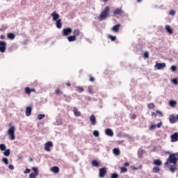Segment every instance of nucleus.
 Instances as JSON below:
<instances>
[{
    "label": "nucleus",
    "mask_w": 178,
    "mask_h": 178,
    "mask_svg": "<svg viewBox=\"0 0 178 178\" xmlns=\"http://www.w3.org/2000/svg\"><path fill=\"white\" fill-rule=\"evenodd\" d=\"M177 156L178 153L170 154L166 162L164 163L165 166H168L170 163H173V165H171L170 168L171 173H175L177 170V157H176Z\"/></svg>",
    "instance_id": "f257e3e1"
},
{
    "label": "nucleus",
    "mask_w": 178,
    "mask_h": 178,
    "mask_svg": "<svg viewBox=\"0 0 178 178\" xmlns=\"http://www.w3.org/2000/svg\"><path fill=\"white\" fill-rule=\"evenodd\" d=\"M110 10H111L110 6L105 7L104 10L102 11L101 14L99 15V20L100 21L105 20V19H106L107 17H109Z\"/></svg>",
    "instance_id": "f03ea898"
},
{
    "label": "nucleus",
    "mask_w": 178,
    "mask_h": 178,
    "mask_svg": "<svg viewBox=\"0 0 178 178\" xmlns=\"http://www.w3.org/2000/svg\"><path fill=\"white\" fill-rule=\"evenodd\" d=\"M15 131H16V128H15L14 126H11L8 130V135L9 136L10 140H11V141H13V140L16 138V136H15Z\"/></svg>",
    "instance_id": "7ed1b4c3"
},
{
    "label": "nucleus",
    "mask_w": 178,
    "mask_h": 178,
    "mask_svg": "<svg viewBox=\"0 0 178 178\" xmlns=\"http://www.w3.org/2000/svg\"><path fill=\"white\" fill-rule=\"evenodd\" d=\"M73 32V30L72 28H66L63 29L62 35L63 37H67V35H70Z\"/></svg>",
    "instance_id": "20e7f679"
},
{
    "label": "nucleus",
    "mask_w": 178,
    "mask_h": 178,
    "mask_svg": "<svg viewBox=\"0 0 178 178\" xmlns=\"http://www.w3.org/2000/svg\"><path fill=\"white\" fill-rule=\"evenodd\" d=\"M52 147H54V143L51 141H49L44 144V150L47 152H51Z\"/></svg>",
    "instance_id": "39448f33"
},
{
    "label": "nucleus",
    "mask_w": 178,
    "mask_h": 178,
    "mask_svg": "<svg viewBox=\"0 0 178 178\" xmlns=\"http://www.w3.org/2000/svg\"><path fill=\"white\" fill-rule=\"evenodd\" d=\"M6 51V42L0 41V52L3 54Z\"/></svg>",
    "instance_id": "423d86ee"
},
{
    "label": "nucleus",
    "mask_w": 178,
    "mask_h": 178,
    "mask_svg": "<svg viewBox=\"0 0 178 178\" xmlns=\"http://www.w3.org/2000/svg\"><path fill=\"white\" fill-rule=\"evenodd\" d=\"M106 173H107L106 168L104 167L99 169V176L101 178H104L105 177V175H106Z\"/></svg>",
    "instance_id": "0eeeda50"
},
{
    "label": "nucleus",
    "mask_w": 178,
    "mask_h": 178,
    "mask_svg": "<svg viewBox=\"0 0 178 178\" xmlns=\"http://www.w3.org/2000/svg\"><path fill=\"white\" fill-rule=\"evenodd\" d=\"M168 120H169L170 123H171V124H173L176 123V122H177V117H176L173 114H172V115H169Z\"/></svg>",
    "instance_id": "6e6552de"
},
{
    "label": "nucleus",
    "mask_w": 178,
    "mask_h": 178,
    "mask_svg": "<svg viewBox=\"0 0 178 178\" xmlns=\"http://www.w3.org/2000/svg\"><path fill=\"white\" fill-rule=\"evenodd\" d=\"M123 13H124V11H123V9H122V8H116L113 11V15L115 16H118V15H119L120 16H122V15H123Z\"/></svg>",
    "instance_id": "1a4fd4ad"
},
{
    "label": "nucleus",
    "mask_w": 178,
    "mask_h": 178,
    "mask_svg": "<svg viewBox=\"0 0 178 178\" xmlns=\"http://www.w3.org/2000/svg\"><path fill=\"white\" fill-rule=\"evenodd\" d=\"M24 91H25V94H26L27 95H30L31 92H35V89L26 87L24 88Z\"/></svg>",
    "instance_id": "9d476101"
},
{
    "label": "nucleus",
    "mask_w": 178,
    "mask_h": 178,
    "mask_svg": "<svg viewBox=\"0 0 178 178\" xmlns=\"http://www.w3.org/2000/svg\"><path fill=\"white\" fill-rule=\"evenodd\" d=\"M155 66L156 69H158V70H161V69H163L164 67H166V64L165 63H156Z\"/></svg>",
    "instance_id": "9b49d317"
},
{
    "label": "nucleus",
    "mask_w": 178,
    "mask_h": 178,
    "mask_svg": "<svg viewBox=\"0 0 178 178\" xmlns=\"http://www.w3.org/2000/svg\"><path fill=\"white\" fill-rule=\"evenodd\" d=\"M170 138H171L172 143H176V141H177L178 140V133L176 132L172 135H171Z\"/></svg>",
    "instance_id": "f8f14e48"
},
{
    "label": "nucleus",
    "mask_w": 178,
    "mask_h": 178,
    "mask_svg": "<svg viewBox=\"0 0 178 178\" xmlns=\"http://www.w3.org/2000/svg\"><path fill=\"white\" fill-rule=\"evenodd\" d=\"M90 123L92 126H95L97 124V118H95V115H92L90 117Z\"/></svg>",
    "instance_id": "ddd939ff"
},
{
    "label": "nucleus",
    "mask_w": 178,
    "mask_h": 178,
    "mask_svg": "<svg viewBox=\"0 0 178 178\" xmlns=\"http://www.w3.org/2000/svg\"><path fill=\"white\" fill-rule=\"evenodd\" d=\"M105 134L109 137H113V131L111 129H106Z\"/></svg>",
    "instance_id": "4468645a"
},
{
    "label": "nucleus",
    "mask_w": 178,
    "mask_h": 178,
    "mask_svg": "<svg viewBox=\"0 0 178 178\" xmlns=\"http://www.w3.org/2000/svg\"><path fill=\"white\" fill-rule=\"evenodd\" d=\"M51 16L54 22L58 21V19H59V14L56 13V12L55 11L51 13Z\"/></svg>",
    "instance_id": "2eb2a0df"
},
{
    "label": "nucleus",
    "mask_w": 178,
    "mask_h": 178,
    "mask_svg": "<svg viewBox=\"0 0 178 178\" xmlns=\"http://www.w3.org/2000/svg\"><path fill=\"white\" fill-rule=\"evenodd\" d=\"M120 26H121L120 24H118L114 26H113L112 28L113 31H114L115 33H118L119 30H120Z\"/></svg>",
    "instance_id": "dca6fc26"
},
{
    "label": "nucleus",
    "mask_w": 178,
    "mask_h": 178,
    "mask_svg": "<svg viewBox=\"0 0 178 178\" xmlns=\"http://www.w3.org/2000/svg\"><path fill=\"white\" fill-rule=\"evenodd\" d=\"M50 170L51 172H53V173H56V175H58V173H59V167L54 166L51 168Z\"/></svg>",
    "instance_id": "f3484780"
},
{
    "label": "nucleus",
    "mask_w": 178,
    "mask_h": 178,
    "mask_svg": "<svg viewBox=\"0 0 178 178\" xmlns=\"http://www.w3.org/2000/svg\"><path fill=\"white\" fill-rule=\"evenodd\" d=\"M81 31H80V29H74L73 31V35L74 37H75V38H77V37H79V35H80L81 34Z\"/></svg>",
    "instance_id": "a211bd4d"
},
{
    "label": "nucleus",
    "mask_w": 178,
    "mask_h": 178,
    "mask_svg": "<svg viewBox=\"0 0 178 178\" xmlns=\"http://www.w3.org/2000/svg\"><path fill=\"white\" fill-rule=\"evenodd\" d=\"M153 164L156 165V166H162V161L161 159H156L153 161Z\"/></svg>",
    "instance_id": "6ab92c4d"
},
{
    "label": "nucleus",
    "mask_w": 178,
    "mask_h": 178,
    "mask_svg": "<svg viewBox=\"0 0 178 178\" xmlns=\"http://www.w3.org/2000/svg\"><path fill=\"white\" fill-rule=\"evenodd\" d=\"M31 111L32 108L30 106L26 108V116H31Z\"/></svg>",
    "instance_id": "aec40b11"
},
{
    "label": "nucleus",
    "mask_w": 178,
    "mask_h": 178,
    "mask_svg": "<svg viewBox=\"0 0 178 178\" xmlns=\"http://www.w3.org/2000/svg\"><path fill=\"white\" fill-rule=\"evenodd\" d=\"M73 112L75 116H81V113L79 111V109H77V108L74 107Z\"/></svg>",
    "instance_id": "412c9836"
},
{
    "label": "nucleus",
    "mask_w": 178,
    "mask_h": 178,
    "mask_svg": "<svg viewBox=\"0 0 178 178\" xmlns=\"http://www.w3.org/2000/svg\"><path fill=\"white\" fill-rule=\"evenodd\" d=\"M56 22V26L57 29H62V19H59Z\"/></svg>",
    "instance_id": "4be33fe9"
},
{
    "label": "nucleus",
    "mask_w": 178,
    "mask_h": 178,
    "mask_svg": "<svg viewBox=\"0 0 178 178\" xmlns=\"http://www.w3.org/2000/svg\"><path fill=\"white\" fill-rule=\"evenodd\" d=\"M7 37L10 40H15V38H16V35H15V33H8L7 34Z\"/></svg>",
    "instance_id": "5701e85b"
},
{
    "label": "nucleus",
    "mask_w": 178,
    "mask_h": 178,
    "mask_svg": "<svg viewBox=\"0 0 178 178\" xmlns=\"http://www.w3.org/2000/svg\"><path fill=\"white\" fill-rule=\"evenodd\" d=\"M165 30L168 34H173V30L172 29V28H170V26L166 25Z\"/></svg>",
    "instance_id": "b1692460"
},
{
    "label": "nucleus",
    "mask_w": 178,
    "mask_h": 178,
    "mask_svg": "<svg viewBox=\"0 0 178 178\" xmlns=\"http://www.w3.org/2000/svg\"><path fill=\"white\" fill-rule=\"evenodd\" d=\"M67 40L70 42H73V41H76V40H77V38H75L74 35H70L67 37Z\"/></svg>",
    "instance_id": "393cba45"
},
{
    "label": "nucleus",
    "mask_w": 178,
    "mask_h": 178,
    "mask_svg": "<svg viewBox=\"0 0 178 178\" xmlns=\"http://www.w3.org/2000/svg\"><path fill=\"white\" fill-rule=\"evenodd\" d=\"M159 172H161V168H159V167L156 166L152 168L153 173H159Z\"/></svg>",
    "instance_id": "a878e982"
},
{
    "label": "nucleus",
    "mask_w": 178,
    "mask_h": 178,
    "mask_svg": "<svg viewBox=\"0 0 178 178\" xmlns=\"http://www.w3.org/2000/svg\"><path fill=\"white\" fill-rule=\"evenodd\" d=\"M92 165L95 168H98L99 166V163L97 160L92 161Z\"/></svg>",
    "instance_id": "bb28decb"
},
{
    "label": "nucleus",
    "mask_w": 178,
    "mask_h": 178,
    "mask_svg": "<svg viewBox=\"0 0 178 178\" xmlns=\"http://www.w3.org/2000/svg\"><path fill=\"white\" fill-rule=\"evenodd\" d=\"M113 152L114 155H120V150L118 148H114Z\"/></svg>",
    "instance_id": "cd10ccee"
},
{
    "label": "nucleus",
    "mask_w": 178,
    "mask_h": 178,
    "mask_svg": "<svg viewBox=\"0 0 178 178\" xmlns=\"http://www.w3.org/2000/svg\"><path fill=\"white\" fill-rule=\"evenodd\" d=\"M169 105L170 106H172L173 108L175 105H177V102L175 100H170L169 102Z\"/></svg>",
    "instance_id": "c85d7f7f"
},
{
    "label": "nucleus",
    "mask_w": 178,
    "mask_h": 178,
    "mask_svg": "<svg viewBox=\"0 0 178 178\" xmlns=\"http://www.w3.org/2000/svg\"><path fill=\"white\" fill-rule=\"evenodd\" d=\"M3 155L5 156H9V155H10V149H6L5 152H3Z\"/></svg>",
    "instance_id": "c756f323"
},
{
    "label": "nucleus",
    "mask_w": 178,
    "mask_h": 178,
    "mask_svg": "<svg viewBox=\"0 0 178 178\" xmlns=\"http://www.w3.org/2000/svg\"><path fill=\"white\" fill-rule=\"evenodd\" d=\"M76 91H78L79 92H83V91H84V88H83L82 86H78L76 87Z\"/></svg>",
    "instance_id": "7c9ffc66"
},
{
    "label": "nucleus",
    "mask_w": 178,
    "mask_h": 178,
    "mask_svg": "<svg viewBox=\"0 0 178 178\" xmlns=\"http://www.w3.org/2000/svg\"><path fill=\"white\" fill-rule=\"evenodd\" d=\"M0 149L1 151H6V145L5 144H0Z\"/></svg>",
    "instance_id": "2f4dec72"
},
{
    "label": "nucleus",
    "mask_w": 178,
    "mask_h": 178,
    "mask_svg": "<svg viewBox=\"0 0 178 178\" xmlns=\"http://www.w3.org/2000/svg\"><path fill=\"white\" fill-rule=\"evenodd\" d=\"M88 92H90V94H94V89L92 88V86H88Z\"/></svg>",
    "instance_id": "473e14b6"
},
{
    "label": "nucleus",
    "mask_w": 178,
    "mask_h": 178,
    "mask_svg": "<svg viewBox=\"0 0 178 178\" xmlns=\"http://www.w3.org/2000/svg\"><path fill=\"white\" fill-rule=\"evenodd\" d=\"M147 107L149 109H154V108H155V104H154V103L148 104Z\"/></svg>",
    "instance_id": "72a5a7b5"
},
{
    "label": "nucleus",
    "mask_w": 178,
    "mask_h": 178,
    "mask_svg": "<svg viewBox=\"0 0 178 178\" xmlns=\"http://www.w3.org/2000/svg\"><path fill=\"white\" fill-rule=\"evenodd\" d=\"M108 38L111 40V41H116V36H112L111 35H108Z\"/></svg>",
    "instance_id": "f704fd0d"
},
{
    "label": "nucleus",
    "mask_w": 178,
    "mask_h": 178,
    "mask_svg": "<svg viewBox=\"0 0 178 178\" xmlns=\"http://www.w3.org/2000/svg\"><path fill=\"white\" fill-rule=\"evenodd\" d=\"M32 170H33L35 175H37L38 176L39 172H38V169L37 168L33 167L32 168Z\"/></svg>",
    "instance_id": "c9c22d12"
},
{
    "label": "nucleus",
    "mask_w": 178,
    "mask_h": 178,
    "mask_svg": "<svg viewBox=\"0 0 178 178\" xmlns=\"http://www.w3.org/2000/svg\"><path fill=\"white\" fill-rule=\"evenodd\" d=\"M127 172V168L126 167H122L120 169V173H124Z\"/></svg>",
    "instance_id": "e433bc0d"
},
{
    "label": "nucleus",
    "mask_w": 178,
    "mask_h": 178,
    "mask_svg": "<svg viewBox=\"0 0 178 178\" xmlns=\"http://www.w3.org/2000/svg\"><path fill=\"white\" fill-rule=\"evenodd\" d=\"M44 118H45V115L44 114H39L38 115V119L39 120H41V119H44Z\"/></svg>",
    "instance_id": "4c0bfd02"
},
{
    "label": "nucleus",
    "mask_w": 178,
    "mask_h": 178,
    "mask_svg": "<svg viewBox=\"0 0 178 178\" xmlns=\"http://www.w3.org/2000/svg\"><path fill=\"white\" fill-rule=\"evenodd\" d=\"M2 161L6 163V165H9V160H8V158H3L2 159Z\"/></svg>",
    "instance_id": "58836bf2"
},
{
    "label": "nucleus",
    "mask_w": 178,
    "mask_h": 178,
    "mask_svg": "<svg viewBox=\"0 0 178 178\" xmlns=\"http://www.w3.org/2000/svg\"><path fill=\"white\" fill-rule=\"evenodd\" d=\"M93 136H95V137H99V132L98 131H94Z\"/></svg>",
    "instance_id": "ea45409f"
},
{
    "label": "nucleus",
    "mask_w": 178,
    "mask_h": 178,
    "mask_svg": "<svg viewBox=\"0 0 178 178\" xmlns=\"http://www.w3.org/2000/svg\"><path fill=\"white\" fill-rule=\"evenodd\" d=\"M38 175H37V174H34V173H31L29 175V178H37Z\"/></svg>",
    "instance_id": "a19ab883"
},
{
    "label": "nucleus",
    "mask_w": 178,
    "mask_h": 178,
    "mask_svg": "<svg viewBox=\"0 0 178 178\" xmlns=\"http://www.w3.org/2000/svg\"><path fill=\"white\" fill-rule=\"evenodd\" d=\"M65 101H67V102H70V101L72 100V97L69 96H65Z\"/></svg>",
    "instance_id": "79ce46f5"
},
{
    "label": "nucleus",
    "mask_w": 178,
    "mask_h": 178,
    "mask_svg": "<svg viewBox=\"0 0 178 178\" xmlns=\"http://www.w3.org/2000/svg\"><path fill=\"white\" fill-rule=\"evenodd\" d=\"M119 177V175L116 173L111 174V178H118Z\"/></svg>",
    "instance_id": "37998d69"
},
{
    "label": "nucleus",
    "mask_w": 178,
    "mask_h": 178,
    "mask_svg": "<svg viewBox=\"0 0 178 178\" xmlns=\"http://www.w3.org/2000/svg\"><path fill=\"white\" fill-rule=\"evenodd\" d=\"M90 79L89 81H91L92 83H94V81H95V78H94V76L90 75Z\"/></svg>",
    "instance_id": "c03bdc74"
},
{
    "label": "nucleus",
    "mask_w": 178,
    "mask_h": 178,
    "mask_svg": "<svg viewBox=\"0 0 178 178\" xmlns=\"http://www.w3.org/2000/svg\"><path fill=\"white\" fill-rule=\"evenodd\" d=\"M177 67H176V66H175V65H172L170 67L171 72H175V70H177Z\"/></svg>",
    "instance_id": "a18cd8bd"
},
{
    "label": "nucleus",
    "mask_w": 178,
    "mask_h": 178,
    "mask_svg": "<svg viewBox=\"0 0 178 178\" xmlns=\"http://www.w3.org/2000/svg\"><path fill=\"white\" fill-rule=\"evenodd\" d=\"M170 15H171V16H175V15H176V11H175L174 10H171L170 11Z\"/></svg>",
    "instance_id": "49530a36"
},
{
    "label": "nucleus",
    "mask_w": 178,
    "mask_h": 178,
    "mask_svg": "<svg viewBox=\"0 0 178 178\" xmlns=\"http://www.w3.org/2000/svg\"><path fill=\"white\" fill-rule=\"evenodd\" d=\"M157 115H158V114H157L156 111L152 113V118H156Z\"/></svg>",
    "instance_id": "de8ad7c7"
},
{
    "label": "nucleus",
    "mask_w": 178,
    "mask_h": 178,
    "mask_svg": "<svg viewBox=\"0 0 178 178\" xmlns=\"http://www.w3.org/2000/svg\"><path fill=\"white\" fill-rule=\"evenodd\" d=\"M157 115H159L161 117L163 116V114L162 112L159 111V110H157L156 111Z\"/></svg>",
    "instance_id": "09e8293b"
},
{
    "label": "nucleus",
    "mask_w": 178,
    "mask_h": 178,
    "mask_svg": "<svg viewBox=\"0 0 178 178\" xmlns=\"http://www.w3.org/2000/svg\"><path fill=\"white\" fill-rule=\"evenodd\" d=\"M149 56V54H148V52H145L144 54V58H145L146 59L148 58Z\"/></svg>",
    "instance_id": "8fccbe9b"
},
{
    "label": "nucleus",
    "mask_w": 178,
    "mask_h": 178,
    "mask_svg": "<svg viewBox=\"0 0 178 178\" xmlns=\"http://www.w3.org/2000/svg\"><path fill=\"white\" fill-rule=\"evenodd\" d=\"M61 93H62V92L60 91V90H59V89L56 90V94L57 95H59V94H61Z\"/></svg>",
    "instance_id": "3c124183"
},
{
    "label": "nucleus",
    "mask_w": 178,
    "mask_h": 178,
    "mask_svg": "<svg viewBox=\"0 0 178 178\" xmlns=\"http://www.w3.org/2000/svg\"><path fill=\"white\" fill-rule=\"evenodd\" d=\"M8 169H10V170H13V169H15V166H13V165H9Z\"/></svg>",
    "instance_id": "603ef678"
},
{
    "label": "nucleus",
    "mask_w": 178,
    "mask_h": 178,
    "mask_svg": "<svg viewBox=\"0 0 178 178\" xmlns=\"http://www.w3.org/2000/svg\"><path fill=\"white\" fill-rule=\"evenodd\" d=\"M150 129H151L152 130H154V129H156V124H152V125L150 126Z\"/></svg>",
    "instance_id": "864d4df0"
},
{
    "label": "nucleus",
    "mask_w": 178,
    "mask_h": 178,
    "mask_svg": "<svg viewBox=\"0 0 178 178\" xmlns=\"http://www.w3.org/2000/svg\"><path fill=\"white\" fill-rule=\"evenodd\" d=\"M31 170L29 168H26V170L24 171V173L26 175L27 173H30Z\"/></svg>",
    "instance_id": "5fc2aeb1"
},
{
    "label": "nucleus",
    "mask_w": 178,
    "mask_h": 178,
    "mask_svg": "<svg viewBox=\"0 0 178 178\" xmlns=\"http://www.w3.org/2000/svg\"><path fill=\"white\" fill-rule=\"evenodd\" d=\"M172 83H173L174 84H177V83H178L177 79H172Z\"/></svg>",
    "instance_id": "6e6d98bb"
},
{
    "label": "nucleus",
    "mask_w": 178,
    "mask_h": 178,
    "mask_svg": "<svg viewBox=\"0 0 178 178\" xmlns=\"http://www.w3.org/2000/svg\"><path fill=\"white\" fill-rule=\"evenodd\" d=\"M161 126H162V122H159V123H157V124L156 125V127H157L159 129L161 127Z\"/></svg>",
    "instance_id": "4d7b16f0"
},
{
    "label": "nucleus",
    "mask_w": 178,
    "mask_h": 178,
    "mask_svg": "<svg viewBox=\"0 0 178 178\" xmlns=\"http://www.w3.org/2000/svg\"><path fill=\"white\" fill-rule=\"evenodd\" d=\"M137 118V116L135 114H133L131 115V119H136Z\"/></svg>",
    "instance_id": "13d9d810"
},
{
    "label": "nucleus",
    "mask_w": 178,
    "mask_h": 178,
    "mask_svg": "<svg viewBox=\"0 0 178 178\" xmlns=\"http://www.w3.org/2000/svg\"><path fill=\"white\" fill-rule=\"evenodd\" d=\"M124 166H130V163L129 162H127L124 164Z\"/></svg>",
    "instance_id": "bf43d9fd"
},
{
    "label": "nucleus",
    "mask_w": 178,
    "mask_h": 178,
    "mask_svg": "<svg viewBox=\"0 0 178 178\" xmlns=\"http://www.w3.org/2000/svg\"><path fill=\"white\" fill-rule=\"evenodd\" d=\"M0 38H1V40H4L5 39V36L3 35H1L0 36Z\"/></svg>",
    "instance_id": "052dcab7"
},
{
    "label": "nucleus",
    "mask_w": 178,
    "mask_h": 178,
    "mask_svg": "<svg viewBox=\"0 0 178 178\" xmlns=\"http://www.w3.org/2000/svg\"><path fill=\"white\" fill-rule=\"evenodd\" d=\"M66 86H67V87H70L71 84H70V83L68 82L66 83Z\"/></svg>",
    "instance_id": "680f3d73"
},
{
    "label": "nucleus",
    "mask_w": 178,
    "mask_h": 178,
    "mask_svg": "<svg viewBox=\"0 0 178 178\" xmlns=\"http://www.w3.org/2000/svg\"><path fill=\"white\" fill-rule=\"evenodd\" d=\"M103 1V2H108V1H109V0H102Z\"/></svg>",
    "instance_id": "e2e57ef3"
},
{
    "label": "nucleus",
    "mask_w": 178,
    "mask_h": 178,
    "mask_svg": "<svg viewBox=\"0 0 178 178\" xmlns=\"http://www.w3.org/2000/svg\"><path fill=\"white\" fill-rule=\"evenodd\" d=\"M138 1V2H141V0H137Z\"/></svg>",
    "instance_id": "0e129e2a"
},
{
    "label": "nucleus",
    "mask_w": 178,
    "mask_h": 178,
    "mask_svg": "<svg viewBox=\"0 0 178 178\" xmlns=\"http://www.w3.org/2000/svg\"><path fill=\"white\" fill-rule=\"evenodd\" d=\"M30 161H33V159H31Z\"/></svg>",
    "instance_id": "69168bd1"
}]
</instances>
